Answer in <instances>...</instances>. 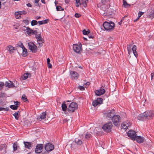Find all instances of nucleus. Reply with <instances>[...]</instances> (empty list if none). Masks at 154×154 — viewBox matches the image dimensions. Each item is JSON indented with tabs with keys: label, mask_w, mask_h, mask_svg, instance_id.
Returning a JSON list of instances; mask_svg holds the SVG:
<instances>
[{
	"label": "nucleus",
	"mask_w": 154,
	"mask_h": 154,
	"mask_svg": "<svg viewBox=\"0 0 154 154\" xmlns=\"http://www.w3.org/2000/svg\"><path fill=\"white\" fill-rule=\"evenodd\" d=\"M105 92V90L103 88H101L100 89L96 90L95 91L96 95L100 96L104 94Z\"/></svg>",
	"instance_id": "nucleus-17"
},
{
	"label": "nucleus",
	"mask_w": 154,
	"mask_h": 154,
	"mask_svg": "<svg viewBox=\"0 0 154 154\" xmlns=\"http://www.w3.org/2000/svg\"><path fill=\"white\" fill-rule=\"evenodd\" d=\"M80 5H82L84 7H86L87 6V2L85 0H81Z\"/></svg>",
	"instance_id": "nucleus-28"
},
{
	"label": "nucleus",
	"mask_w": 154,
	"mask_h": 154,
	"mask_svg": "<svg viewBox=\"0 0 154 154\" xmlns=\"http://www.w3.org/2000/svg\"><path fill=\"white\" fill-rule=\"evenodd\" d=\"M35 37L37 40L38 43L40 47H42L43 45L42 43L44 42V40L42 38L41 34H35Z\"/></svg>",
	"instance_id": "nucleus-10"
},
{
	"label": "nucleus",
	"mask_w": 154,
	"mask_h": 154,
	"mask_svg": "<svg viewBox=\"0 0 154 154\" xmlns=\"http://www.w3.org/2000/svg\"><path fill=\"white\" fill-rule=\"evenodd\" d=\"M73 49L76 53H80L82 50V45L81 44H79V45L74 44L73 46Z\"/></svg>",
	"instance_id": "nucleus-5"
},
{
	"label": "nucleus",
	"mask_w": 154,
	"mask_h": 154,
	"mask_svg": "<svg viewBox=\"0 0 154 154\" xmlns=\"http://www.w3.org/2000/svg\"><path fill=\"white\" fill-rule=\"evenodd\" d=\"M21 44H23L21 42H19L17 44V47H19L20 48H23V47L22 46H21Z\"/></svg>",
	"instance_id": "nucleus-48"
},
{
	"label": "nucleus",
	"mask_w": 154,
	"mask_h": 154,
	"mask_svg": "<svg viewBox=\"0 0 154 154\" xmlns=\"http://www.w3.org/2000/svg\"><path fill=\"white\" fill-rule=\"evenodd\" d=\"M91 136V135L89 133L85 135V137L87 139H88Z\"/></svg>",
	"instance_id": "nucleus-43"
},
{
	"label": "nucleus",
	"mask_w": 154,
	"mask_h": 154,
	"mask_svg": "<svg viewBox=\"0 0 154 154\" xmlns=\"http://www.w3.org/2000/svg\"><path fill=\"white\" fill-rule=\"evenodd\" d=\"M75 16L76 17L79 18L80 16L81 15L78 13H75Z\"/></svg>",
	"instance_id": "nucleus-51"
},
{
	"label": "nucleus",
	"mask_w": 154,
	"mask_h": 154,
	"mask_svg": "<svg viewBox=\"0 0 154 154\" xmlns=\"http://www.w3.org/2000/svg\"><path fill=\"white\" fill-rule=\"evenodd\" d=\"M26 5L28 7H32V5H31V4L29 3H28V4H26Z\"/></svg>",
	"instance_id": "nucleus-57"
},
{
	"label": "nucleus",
	"mask_w": 154,
	"mask_h": 154,
	"mask_svg": "<svg viewBox=\"0 0 154 154\" xmlns=\"http://www.w3.org/2000/svg\"><path fill=\"white\" fill-rule=\"evenodd\" d=\"M28 73H25L24 74L23 76H21V79L22 80H26L27 79L28 77Z\"/></svg>",
	"instance_id": "nucleus-30"
},
{
	"label": "nucleus",
	"mask_w": 154,
	"mask_h": 154,
	"mask_svg": "<svg viewBox=\"0 0 154 154\" xmlns=\"http://www.w3.org/2000/svg\"><path fill=\"white\" fill-rule=\"evenodd\" d=\"M43 148V146L42 144H38L36 147L35 152L37 153H40L42 152Z\"/></svg>",
	"instance_id": "nucleus-16"
},
{
	"label": "nucleus",
	"mask_w": 154,
	"mask_h": 154,
	"mask_svg": "<svg viewBox=\"0 0 154 154\" xmlns=\"http://www.w3.org/2000/svg\"><path fill=\"white\" fill-rule=\"evenodd\" d=\"M4 96V94L2 93H0V98L2 97H3Z\"/></svg>",
	"instance_id": "nucleus-55"
},
{
	"label": "nucleus",
	"mask_w": 154,
	"mask_h": 154,
	"mask_svg": "<svg viewBox=\"0 0 154 154\" xmlns=\"http://www.w3.org/2000/svg\"><path fill=\"white\" fill-rule=\"evenodd\" d=\"M103 99L102 98H97L96 100L93 101L92 103V105L95 107L98 105L101 104L102 103Z\"/></svg>",
	"instance_id": "nucleus-14"
},
{
	"label": "nucleus",
	"mask_w": 154,
	"mask_h": 154,
	"mask_svg": "<svg viewBox=\"0 0 154 154\" xmlns=\"http://www.w3.org/2000/svg\"><path fill=\"white\" fill-rule=\"evenodd\" d=\"M15 16L16 19H19L21 18V16L20 15L19 11L16 12L14 14Z\"/></svg>",
	"instance_id": "nucleus-31"
},
{
	"label": "nucleus",
	"mask_w": 154,
	"mask_h": 154,
	"mask_svg": "<svg viewBox=\"0 0 154 154\" xmlns=\"http://www.w3.org/2000/svg\"><path fill=\"white\" fill-rule=\"evenodd\" d=\"M6 50L9 51V53L10 54L13 53L14 52V50H15L14 48L11 45H8L7 47Z\"/></svg>",
	"instance_id": "nucleus-21"
},
{
	"label": "nucleus",
	"mask_w": 154,
	"mask_h": 154,
	"mask_svg": "<svg viewBox=\"0 0 154 154\" xmlns=\"http://www.w3.org/2000/svg\"><path fill=\"white\" fill-rule=\"evenodd\" d=\"M88 36L89 38H93L94 37L93 36L90 34L88 35Z\"/></svg>",
	"instance_id": "nucleus-56"
},
{
	"label": "nucleus",
	"mask_w": 154,
	"mask_h": 154,
	"mask_svg": "<svg viewBox=\"0 0 154 154\" xmlns=\"http://www.w3.org/2000/svg\"><path fill=\"white\" fill-rule=\"evenodd\" d=\"M37 24V21L35 20H32L31 22V24L32 26H34L35 25H36Z\"/></svg>",
	"instance_id": "nucleus-34"
},
{
	"label": "nucleus",
	"mask_w": 154,
	"mask_h": 154,
	"mask_svg": "<svg viewBox=\"0 0 154 154\" xmlns=\"http://www.w3.org/2000/svg\"><path fill=\"white\" fill-rule=\"evenodd\" d=\"M46 112H43L40 116V119H45L46 117Z\"/></svg>",
	"instance_id": "nucleus-32"
},
{
	"label": "nucleus",
	"mask_w": 154,
	"mask_h": 154,
	"mask_svg": "<svg viewBox=\"0 0 154 154\" xmlns=\"http://www.w3.org/2000/svg\"><path fill=\"white\" fill-rule=\"evenodd\" d=\"M108 9L107 4L101 5L100 13L102 15H106Z\"/></svg>",
	"instance_id": "nucleus-7"
},
{
	"label": "nucleus",
	"mask_w": 154,
	"mask_h": 154,
	"mask_svg": "<svg viewBox=\"0 0 154 154\" xmlns=\"http://www.w3.org/2000/svg\"><path fill=\"white\" fill-rule=\"evenodd\" d=\"M83 34L84 35H88L90 33L89 30L86 31L85 29H84L83 31Z\"/></svg>",
	"instance_id": "nucleus-40"
},
{
	"label": "nucleus",
	"mask_w": 154,
	"mask_h": 154,
	"mask_svg": "<svg viewBox=\"0 0 154 154\" xmlns=\"http://www.w3.org/2000/svg\"><path fill=\"white\" fill-rule=\"evenodd\" d=\"M5 85L6 87L9 88H14L15 87L14 83L11 81L6 82Z\"/></svg>",
	"instance_id": "nucleus-22"
},
{
	"label": "nucleus",
	"mask_w": 154,
	"mask_h": 154,
	"mask_svg": "<svg viewBox=\"0 0 154 154\" xmlns=\"http://www.w3.org/2000/svg\"><path fill=\"white\" fill-rule=\"evenodd\" d=\"M126 123V125L127 127H128L129 126H130L131 125V123L130 122H128L127 123L125 122Z\"/></svg>",
	"instance_id": "nucleus-52"
},
{
	"label": "nucleus",
	"mask_w": 154,
	"mask_h": 154,
	"mask_svg": "<svg viewBox=\"0 0 154 154\" xmlns=\"http://www.w3.org/2000/svg\"><path fill=\"white\" fill-rule=\"evenodd\" d=\"M135 140L138 143H142L144 141V138L143 137L136 135L135 137Z\"/></svg>",
	"instance_id": "nucleus-18"
},
{
	"label": "nucleus",
	"mask_w": 154,
	"mask_h": 154,
	"mask_svg": "<svg viewBox=\"0 0 154 154\" xmlns=\"http://www.w3.org/2000/svg\"><path fill=\"white\" fill-rule=\"evenodd\" d=\"M20 112L18 111L17 112H15L13 114V116H14L15 119L17 120L19 119V117L20 116Z\"/></svg>",
	"instance_id": "nucleus-24"
},
{
	"label": "nucleus",
	"mask_w": 154,
	"mask_h": 154,
	"mask_svg": "<svg viewBox=\"0 0 154 154\" xmlns=\"http://www.w3.org/2000/svg\"><path fill=\"white\" fill-rule=\"evenodd\" d=\"M100 3L101 5L107 4L106 0H101Z\"/></svg>",
	"instance_id": "nucleus-46"
},
{
	"label": "nucleus",
	"mask_w": 154,
	"mask_h": 154,
	"mask_svg": "<svg viewBox=\"0 0 154 154\" xmlns=\"http://www.w3.org/2000/svg\"><path fill=\"white\" fill-rule=\"evenodd\" d=\"M49 21V20L48 19H47L44 20L38 21V23L39 25L45 24L47 23Z\"/></svg>",
	"instance_id": "nucleus-26"
},
{
	"label": "nucleus",
	"mask_w": 154,
	"mask_h": 154,
	"mask_svg": "<svg viewBox=\"0 0 154 154\" xmlns=\"http://www.w3.org/2000/svg\"><path fill=\"white\" fill-rule=\"evenodd\" d=\"M75 143L79 145H81L82 144V141L76 138L75 140Z\"/></svg>",
	"instance_id": "nucleus-27"
},
{
	"label": "nucleus",
	"mask_w": 154,
	"mask_h": 154,
	"mask_svg": "<svg viewBox=\"0 0 154 154\" xmlns=\"http://www.w3.org/2000/svg\"><path fill=\"white\" fill-rule=\"evenodd\" d=\"M120 116L118 115H115L112 119V122L114 125L116 126H119L120 125Z\"/></svg>",
	"instance_id": "nucleus-9"
},
{
	"label": "nucleus",
	"mask_w": 154,
	"mask_h": 154,
	"mask_svg": "<svg viewBox=\"0 0 154 154\" xmlns=\"http://www.w3.org/2000/svg\"><path fill=\"white\" fill-rule=\"evenodd\" d=\"M22 99L24 102L27 101V97L25 94H23L22 95Z\"/></svg>",
	"instance_id": "nucleus-39"
},
{
	"label": "nucleus",
	"mask_w": 154,
	"mask_h": 154,
	"mask_svg": "<svg viewBox=\"0 0 154 154\" xmlns=\"http://www.w3.org/2000/svg\"><path fill=\"white\" fill-rule=\"evenodd\" d=\"M145 116L146 119H151L154 116V110L147 111L144 112Z\"/></svg>",
	"instance_id": "nucleus-11"
},
{
	"label": "nucleus",
	"mask_w": 154,
	"mask_h": 154,
	"mask_svg": "<svg viewBox=\"0 0 154 154\" xmlns=\"http://www.w3.org/2000/svg\"><path fill=\"white\" fill-rule=\"evenodd\" d=\"M76 3H79L80 4V0H75Z\"/></svg>",
	"instance_id": "nucleus-61"
},
{
	"label": "nucleus",
	"mask_w": 154,
	"mask_h": 154,
	"mask_svg": "<svg viewBox=\"0 0 154 154\" xmlns=\"http://www.w3.org/2000/svg\"><path fill=\"white\" fill-rule=\"evenodd\" d=\"M28 45L29 48L32 53H35L37 52L38 50L37 46L32 42H30L28 43Z\"/></svg>",
	"instance_id": "nucleus-6"
},
{
	"label": "nucleus",
	"mask_w": 154,
	"mask_h": 154,
	"mask_svg": "<svg viewBox=\"0 0 154 154\" xmlns=\"http://www.w3.org/2000/svg\"><path fill=\"white\" fill-rule=\"evenodd\" d=\"M78 88L81 91H83L85 90L84 87L82 86H78Z\"/></svg>",
	"instance_id": "nucleus-49"
},
{
	"label": "nucleus",
	"mask_w": 154,
	"mask_h": 154,
	"mask_svg": "<svg viewBox=\"0 0 154 154\" xmlns=\"http://www.w3.org/2000/svg\"><path fill=\"white\" fill-rule=\"evenodd\" d=\"M10 108L13 110H17V106L14 105H11L10 106Z\"/></svg>",
	"instance_id": "nucleus-36"
},
{
	"label": "nucleus",
	"mask_w": 154,
	"mask_h": 154,
	"mask_svg": "<svg viewBox=\"0 0 154 154\" xmlns=\"http://www.w3.org/2000/svg\"><path fill=\"white\" fill-rule=\"evenodd\" d=\"M45 150L48 152L53 150L54 149V145L50 143H48L45 145Z\"/></svg>",
	"instance_id": "nucleus-12"
},
{
	"label": "nucleus",
	"mask_w": 154,
	"mask_h": 154,
	"mask_svg": "<svg viewBox=\"0 0 154 154\" xmlns=\"http://www.w3.org/2000/svg\"><path fill=\"white\" fill-rule=\"evenodd\" d=\"M56 8L57 11L64 10V9L60 6H56Z\"/></svg>",
	"instance_id": "nucleus-37"
},
{
	"label": "nucleus",
	"mask_w": 154,
	"mask_h": 154,
	"mask_svg": "<svg viewBox=\"0 0 154 154\" xmlns=\"http://www.w3.org/2000/svg\"><path fill=\"white\" fill-rule=\"evenodd\" d=\"M47 63H50V60L49 58L47 59Z\"/></svg>",
	"instance_id": "nucleus-58"
},
{
	"label": "nucleus",
	"mask_w": 154,
	"mask_h": 154,
	"mask_svg": "<svg viewBox=\"0 0 154 154\" xmlns=\"http://www.w3.org/2000/svg\"><path fill=\"white\" fill-rule=\"evenodd\" d=\"M127 135L131 139L135 140V137L136 136V132L133 130H130L128 133Z\"/></svg>",
	"instance_id": "nucleus-13"
},
{
	"label": "nucleus",
	"mask_w": 154,
	"mask_h": 154,
	"mask_svg": "<svg viewBox=\"0 0 154 154\" xmlns=\"http://www.w3.org/2000/svg\"><path fill=\"white\" fill-rule=\"evenodd\" d=\"M23 143L25 148L28 149H30L32 148V142L24 141Z\"/></svg>",
	"instance_id": "nucleus-20"
},
{
	"label": "nucleus",
	"mask_w": 154,
	"mask_h": 154,
	"mask_svg": "<svg viewBox=\"0 0 154 154\" xmlns=\"http://www.w3.org/2000/svg\"><path fill=\"white\" fill-rule=\"evenodd\" d=\"M9 110V109L8 107H6V108H4L3 107H0V111H8Z\"/></svg>",
	"instance_id": "nucleus-33"
},
{
	"label": "nucleus",
	"mask_w": 154,
	"mask_h": 154,
	"mask_svg": "<svg viewBox=\"0 0 154 154\" xmlns=\"http://www.w3.org/2000/svg\"><path fill=\"white\" fill-rule=\"evenodd\" d=\"M103 27L106 31H110L113 30L115 26V24L112 22L109 23L107 22H105L103 24Z\"/></svg>",
	"instance_id": "nucleus-1"
},
{
	"label": "nucleus",
	"mask_w": 154,
	"mask_h": 154,
	"mask_svg": "<svg viewBox=\"0 0 154 154\" xmlns=\"http://www.w3.org/2000/svg\"><path fill=\"white\" fill-rule=\"evenodd\" d=\"M112 126V122H110L105 124L102 128L105 131L109 133L111 131Z\"/></svg>",
	"instance_id": "nucleus-4"
},
{
	"label": "nucleus",
	"mask_w": 154,
	"mask_h": 154,
	"mask_svg": "<svg viewBox=\"0 0 154 154\" xmlns=\"http://www.w3.org/2000/svg\"><path fill=\"white\" fill-rule=\"evenodd\" d=\"M123 5L125 7H126L127 6H130V5L129 4H128L127 2L125 0H123Z\"/></svg>",
	"instance_id": "nucleus-45"
},
{
	"label": "nucleus",
	"mask_w": 154,
	"mask_h": 154,
	"mask_svg": "<svg viewBox=\"0 0 154 154\" xmlns=\"http://www.w3.org/2000/svg\"><path fill=\"white\" fill-rule=\"evenodd\" d=\"M14 103L15 104L14 105L17 106V108H18V106L20 104V102L18 101H16V102H14Z\"/></svg>",
	"instance_id": "nucleus-50"
},
{
	"label": "nucleus",
	"mask_w": 154,
	"mask_h": 154,
	"mask_svg": "<svg viewBox=\"0 0 154 154\" xmlns=\"http://www.w3.org/2000/svg\"><path fill=\"white\" fill-rule=\"evenodd\" d=\"M137 119L140 120H143L144 119H146L144 113L143 114H140L137 116Z\"/></svg>",
	"instance_id": "nucleus-25"
},
{
	"label": "nucleus",
	"mask_w": 154,
	"mask_h": 154,
	"mask_svg": "<svg viewBox=\"0 0 154 154\" xmlns=\"http://www.w3.org/2000/svg\"><path fill=\"white\" fill-rule=\"evenodd\" d=\"M149 16L150 17H154V10L150 12Z\"/></svg>",
	"instance_id": "nucleus-47"
},
{
	"label": "nucleus",
	"mask_w": 154,
	"mask_h": 154,
	"mask_svg": "<svg viewBox=\"0 0 154 154\" xmlns=\"http://www.w3.org/2000/svg\"><path fill=\"white\" fill-rule=\"evenodd\" d=\"M115 112L114 109H112L109 110L107 112L105 113V115L107 118L109 119H112L113 117L115 116Z\"/></svg>",
	"instance_id": "nucleus-8"
},
{
	"label": "nucleus",
	"mask_w": 154,
	"mask_h": 154,
	"mask_svg": "<svg viewBox=\"0 0 154 154\" xmlns=\"http://www.w3.org/2000/svg\"><path fill=\"white\" fill-rule=\"evenodd\" d=\"M61 107L63 111H66L67 109V106L65 103H62Z\"/></svg>",
	"instance_id": "nucleus-29"
},
{
	"label": "nucleus",
	"mask_w": 154,
	"mask_h": 154,
	"mask_svg": "<svg viewBox=\"0 0 154 154\" xmlns=\"http://www.w3.org/2000/svg\"><path fill=\"white\" fill-rule=\"evenodd\" d=\"M122 128H123L124 129L126 130L128 128V127L127 126L125 123H124L121 126Z\"/></svg>",
	"instance_id": "nucleus-35"
},
{
	"label": "nucleus",
	"mask_w": 154,
	"mask_h": 154,
	"mask_svg": "<svg viewBox=\"0 0 154 154\" xmlns=\"http://www.w3.org/2000/svg\"><path fill=\"white\" fill-rule=\"evenodd\" d=\"M25 27L26 28V32L29 35H31L32 34L35 35L37 34V31L36 30L32 29L28 27Z\"/></svg>",
	"instance_id": "nucleus-15"
},
{
	"label": "nucleus",
	"mask_w": 154,
	"mask_h": 154,
	"mask_svg": "<svg viewBox=\"0 0 154 154\" xmlns=\"http://www.w3.org/2000/svg\"><path fill=\"white\" fill-rule=\"evenodd\" d=\"M48 67L49 68H51L52 67V65L50 63H47Z\"/></svg>",
	"instance_id": "nucleus-53"
},
{
	"label": "nucleus",
	"mask_w": 154,
	"mask_h": 154,
	"mask_svg": "<svg viewBox=\"0 0 154 154\" xmlns=\"http://www.w3.org/2000/svg\"><path fill=\"white\" fill-rule=\"evenodd\" d=\"M41 1L44 4H45V0H41Z\"/></svg>",
	"instance_id": "nucleus-62"
},
{
	"label": "nucleus",
	"mask_w": 154,
	"mask_h": 154,
	"mask_svg": "<svg viewBox=\"0 0 154 154\" xmlns=\"http://www.w3.org/2000/svg\"><path fill=\"white\" fill-rule=\"evenodd\" d=\"M19 14H20V16H21V15L22 14H26L27 12L26 11H19Z\"/></svg>",
	"instance_id": "nucleus-41"
},
{
	"label": "nucleus",
	"mask_w": 154,
	"mask_h": 154,
	"mask_svg": "<svg viewBox=\"0 0 154 154\" xmlns=\"http://www.w3.org/2000/svg\"><path fill=\"white\" fill-rule=\"evenodd\" d=\"M21 46L23 47L22 48V52L21 55L23 57H26L27 55V49L25 48L23 44H21Z\"/></svg>",
	"instance_id": "nucleus-19"
},
{
	"label": "nucleus",
	"mask_w": 154,
	"mask_h": 154,
	"mask_svg": "<svg viewBox=\"0 0 154 154\" xmlns=\"http://www.w3.org/2000/svg\"><path fill=\"white\" fill-rule=\"evenodd\" d=\"M41 18L40 16L39 17H35V19L36 20H38Z\"/></svg>",
	"instance_id": "nucleus-59"
},
{
	"label": "nucleus",
	"mask_w": 154,
	"mask_h": 154,
	"mask_svg": "<svg viewBox=\"0 0 154 154\" xmlns=\"http://www.w3.org/2000/svg\"><path fill=\"white\" fill-rule=\"evenodd\" d=\"M3 146H2V145H0V151H1L3 149Z\"/></svg>",
	"instance_id": "nucleus-60"
},
{
	"label": "nucleus",
	"mask_w": 154,
	"mask_h": 154,
	"mask_svg": "<svg viewBox=\"0 0 154 154\" xmlns=\"http://www.w3.org/2000/svg\"><path fill=\"white\" fill-rule=\"evenodd\" d=\"M13 148L14 151H15L17 149V143H14L13 144Z\"/></svg>",
	"instance_id": "nucleus-38"
},
{
	"label": "nucleus",
	"mask_w": 154,
	"mask_h": 154,
	"mask_svg": "<svg viewBox=\"0 0 154 154\" xmlns=\"http://www.w3.org/2000/svg\"><path fill=\"white\" fill-rule=\"evenodd\" d=\"M4 85V82H0V90H1L2 89Z\"/></svg>",
	"instance_id": "nucleus-42"
},
{
	"label": "nucleus",
	"mask_w": 154,
	"mask_h": 154,
	"mask_svg": "<svg viewBox=\"0 0 154 154\" xmlns=\"http://www.w3.org/2000/svg\"><path fill=\"white\" fill-rule=\"evenodd\" d=\"M39 0H34L35 3H38V2L39 1Z\"/></svg>",
	"instance_id": "nucleus-63"
},
{
	"label": "nucleus",
	"mask_w": 154,
	"mask_h": 154,
	"mask_svg": "<svg viewBox=\"0 0 154 154\" xmlns=\"http://www.w3.org/2000/svg\"><path fill=\"white\" fill-rule=\"evenodd\" d=\"M144 14V13L141 12V11H140L138 13V19H139V18L143 14Z\"/></svg>",
	"instance_id": "nucleus-44"
},
{
	"label": "nucleus",
	"mask_w": 154,
	"mask_h": 154,
	"mask_svg": "<svg viewBox=\"0 0 154 154\" xmlns=\"http://www.w3.org/2000/svg\"><path fill=\"white\" fill-rule=\"evenodd\" d=\"M132 44H129L127 45V48L128 53L130 54L131 52V50H132L134 55L137 57L138 55L136 51L137 47L135 45H134L133 47L132 48Z\"/></svg>",
	"instance_id": "nucleus-2"
},
{
	"label": "nucleus",
	"mask_w": 154,
	"mask_h": 154,
	"mask_svg": "<svg viewBox=\"0 0 154 154\" xmlns=\"http://www.w3.org/2000/svg\"><path fill=\"white\" fill-rule=\"evenodd\" d=\"M70 73L71 77L76 79H77L78 78L79 75L76 72L73 71H71L70 72Z\"/></svg>",
	"instance_id": "nucleus-23"
},
{
	"label": "nucleus",
	"mask_w": 154,
	"mask_h": 154,
	"mask_svg": "<svg viewBox=\"0 0 154 154\" xmlns=\"http://www.w3.org/2000/svg\"><path fill=\"white\" fill-rule=\"evenodd\" d=\"M78 108V104L74 102H72L69 105L68 108V112H72L76 110Z\"/></svg>",
	"instance_id": "nucleus-3"
},
{
	"label": "nucleus",
	"mask_w": 154,
	"mask_h": 154,
	"mask_svg": "<svg viewBox=\"0 0 154 154\" xmlns=\"http://www.w3.org/2000/svg\"><path fill=\"white\" fill-rule=\"evenodd\" d=\"M151 79L152 80L153 79V77H154V72L151 73Z\"/></svg>",
	"instance_id": "nucleus-54"
},
{
	"label": "nucleus",
	"mask_w": 154,
	"mask_h": 154,
	"mask_svg": "<svg viewBox=\"0 0 154 154\" xmlns=\"http://www.w3.org/2000/svg\"><path fill=\"white\" fill-rule=\"evenodd\" d=\"M65 3H67L69 2L70 0H65Z\"/></svg>",
	"instance_id": "nucleus-64"
}]
</instances>
